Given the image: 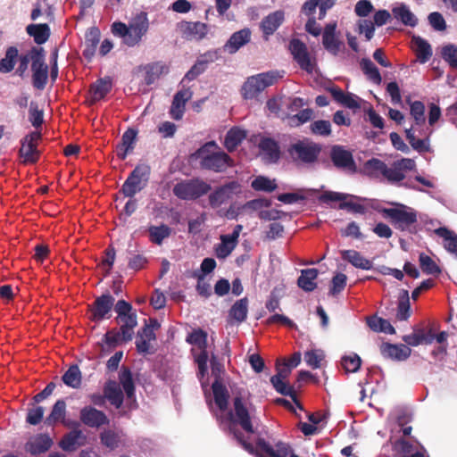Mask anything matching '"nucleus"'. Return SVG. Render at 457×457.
Masks as SVG:
<instances>
[{"instance_id": "1", "label": "nucleus", "mask_w": 457, "mask_h": 457, "mask_svg": "<svg viewBox=\"0 0 457 457\" xmlns=\"http://www.w3.org/2000/svg\"><path fill=\"white\" fill-rule=\"evenodd\" d=\"M148 26L146 13L140 12L130 21L129 26L122 22H114L112 30L114 35L121 37L127 46H133L147 32Z\"/></svg>"}, {"instance_id": "2", "label": "nucleus", "mask_w": 457, "mask_h": 457, "mask_svg": "<svg viewBox=\"0 0 457 457\" xmlns=\"http://www.w3.org/2000/svg\"><path fill=\"white\" fill-rule=\"evenodd\" d=\"M233 425L240 426L242 428H253L255 423V409L252 403L243 396L234 399L233 411L226 413L223 417Z\"/></svg>"}, {"instance_id": "3", "label": "nucleus", "mask_w": 457, "mask_h": 457, "mask_svg": "<svg viewBox=\"0 0 457 457\" xmlns=\"http://www.w3.org/2000/svg\"><path fill=\"white\" fill-rule=\"evenodd\" d=\"M201 165L215 171H222L231 165V160L215 142L206 143L196 152Z\"/></svg>"}, {"instance_id": "4", "label": "nucleus", "mask_w": 457, "mask_h": 457, "mask_svg": "<svg viewBox=\"0 0 457 457\" xmlns=\"http://www.w3.org/2000/svg\"><path fill=\"white\" fill-rule=\"evenodd\" d=\"M282 74L278 71H269L249 77L241 88V94L245 99H253L266 87L273 85Z\"/></svg>"}, {"instance_id": "5", "label": "nucleus", "mask_w": 457, "mask_h": 457, "mask_svg": "<svg viewBox=\"0 0 457 457\" xmlns=\"http://www.w3.org/2000/svg\"><path fill=\"white\" fill-rule=\"evenodd\" d=\"M193 345L192 352L198 365V375L203 379L207 373L208 353L206 352L207 334L201 329L193 331L187 337Z\"/></svg>"}, {"instance_id": "6", "label": "nucleus", "mask_w": 457, "mask_h": 457, "mask_svg": "<svg viewBox=\"0 0 457 457\" xmlns=\"http://www.w3.org/2000/svg\"><path fill=\"white\" fill-rule=\"evenodd\" d=\"M382 212L401 229L406 228L417 220L415 211L403 204H398L395 208L384 209Z\"/></svg>"}, {"instance_id": "7", "label": "nucleus", "mask_w": 457, "mask_h": 457, "mask_svg": "<svg viewBox=\"0 0 457 457\" xmlns=\"http://www.w3.org/2000/svg\"><path fill=\"white\" fill-rule=\"evenodd\" d=\"M210 190V186L202 180H190L175 186L174 194L181 199L197 198Z\"/></svg>"}, {"instance_id": "8", "label": "nucleus", "mask_w": 457, "mask_h": 457, "mask_svg": "<svg viewBox=\"0 0 457 457\" xmlns=\"http://www.w3.org/2000/svg\"><path fill=\"white\" fill-rule=\"evenodd\" d=\"M320 151V148L318 145L312 142L303 141L295 144L290 150V154L295 160L312 162L316 160Z\"/></svg>"}, {"instance_id": "9", "label": "nucleus", "mask_w": 457, "mask_h": 457, "mask_svg": "<svg viewBox=\"0 0 457 457\" xmlns=\"http://www.w3.org/2000/svg\"><path fill=\"white\" fill-rule=\"evenodd\" d=\"M290 51L295 60L300 67L308 72H312L315 69V62L310 56L307 48L303 43L298 39H293L289 45Z\"/></svg>"}, {"instance_id": "10", "label": "nucleus", "mask_w": 457, "mask_h": 457, "mask_svg": "<svg viewBox=\"0 0 457 457\" xmlns=\"http://www.w3.org/2000/svg\"><path fill=\"white\" fill-rule=\"evenodd\" d=\"M41 135L38 132H32L22 141L20 150L21 158L23 162H35L37 161L39 153L37 149Z\"/></svg>"}, {"instance_id": "11", "label": "nucleus", "mask_w": 457, "mask_h": 457, "mask_svg": "<svg viewBox=\"0 0 457 457\" xmlns=\"http://www.w3.org/2000/svg\"><path fill=\"white\" fill-rule=\"evenodd\" d=\"M33 83L37 88H42L47 79L48 68L45 64L44 56L38 51L32 50Z\"/></svg>"}, {"instance_id": "12", "label": "nucleus", "mask_w": 457, "mask_h": 457, "mask_svg": "<svg viewBox=\"0 0 457 457\" xmlns=\"http://www.w3.org/2000/svg\"><path fill=\"white\" fill-rule=\"evenodd\" d=\"M146 179L143 168L137 167L122 186V193L129 197L133 196L145 187Z\"/></svg>"}, {"instance_id": "13", "label": "nucleus", "mask_w": 457, "mask_h": 457, "mask_svg": "<svg viewBox=\"0 0 457 457\" xmlns=\"http://www.w3.org/2000/svg\"><path fill=\"white\" fill-rule=\"evenodd\" d=\"M193 93L189 88L179 90L173 97L170 109V115L172 119L179 120L182 119L186 104L192 98Z\"/></svg>"}, {"instance_id": "14", "label": "nucleus", "mask_w": 457, "mask_h": 457, "mask_svg": "<svg viewBox=\"0 0 457 457\" xmlns=\"http://www.w3.org/2000/svg\"><path fill=\"white\" fill-rule=\"evenodd\" d=\"M285 21V12L278 10L269 13L265 16L260 24L261 30L262 31L266 39L274 34V32L280 27Z\"/></svg>"}, {"instance_id": "15", "label": "nucleus", "mask_w": 457, "mask_h": 457, "mask_svg": "<svg viewBox=\"0 0 457 457\" xmlns=\"http://www.w3.org/2000/svg\"><path fill=\"white\" fill-rule=\"evenodd\" d=\"M239 192V186L237 183H230L223 186L210 195V204L213 208H218L226 204L234 194Z\"/></svg>"}, {"instance_id": "16", "label": "nucleus", "mask_w": 457, "mask_h": 457, "mask_svg": "<svg viewBox=\"0 0 457 457\" xmlns=\"http://www.w3.org/2000/svg\"><path fill=\"white\" fill-rule=\"evenodd\" d=\"M114 299L110 295H104L97 298L95 306L90 310V318L95 321H99L108 318V313L113 306Z\"/></svg>"}, {"instance_id": "17", "label": "nucleus", "mask_w": 457, "mask_h": 457, "mask_svg": "<svg viewBox=\"0 0 457 457\" xmlns=\"http://www.w3.org/2000/svg\"><path fill=\"white\" fill-rule=\"evenodd\" d=\"M86 443L87 437L82 430H70L60 441L59 446L65 452H74Z\"/></svg>"}, {"instance_id": "18", "label": "nucleus", "mask_w": 457, "mask_h": 457, "mask_svg": "<svg viewBox=\"0 0 457 457\" xmlns=\"http://www.w3.org/2000/svg\"><path fill=\"white\" fill-rule=\"evenodd\" d=\"M334 4V0H308L303 4L302 7V12L308 16L309 19H315L314 13L316 9L319 8V19H323L327 11L330 9Z\"/></svg>"}, {"instance_id": "19", "label": "nucleus", "mask_w": 457, "mask_h": 457, "mask_svg": "<svg viewBox=\"0 0 457 457\" xmlns=\"http://www.w3.org/2000/svg\"><path fill=\"white\" fill-rule=\"evenodd\" d=\"M45 423L49 427L66 426V403L63 400H58L53 406Z\"/></svg>"}, {"instance_id": "20", "label": "nucleus", "mask_w": 457, "mask_h": 457, "mask_svg": "<svg viewBox=\"0 0 457 457\" xmlns=\"http://www.w3.org/2000/svg\"><path fill=\"white\" fill-rule=\"evenodd\" d=\"M53 445L52 438L47 434H39L31 437L26 444V451L33 455L46 452Z\"/></svg>"}, {"instance_id": "21", "label": "nucleus", "mask_w": 457, "mask_h": 457, "mask_svg": "<svg viewBox=\"0 0 457 457\" xmlns=\"http://www.w3.org/2000/svg\"><path fill=\"white\" fill-rule=\"evenodd\" d=\"M260 154L265 162H274L279 158V148L277 143L267 137H261L258 140Z\"/></svg>"}, {"instance_id": "22", "label": "nucleus", "mask_w": 457, "mask_h": 457, "mask_svg": "<svg viewBox=\"0 0 457 457\" xmlns=\"http://www.w3.org/2000/svg\"><path fill=\"white\" fill-rule=\"evenodd\" d=\"M381 352L385 357L404 361L411 355V350L405 345L385 344L381 346Z\"/></svg>"}, {"instance_id": "23", "label": "nucleus", "mask_w": 457, "mask_h": 457, "mask_svg": "<svg viewBox=\"0 0 457 457\" xmlns=\"http://www.w3.org/2000/svg\"><path fill=\"white\" fill-rule=\"evenodd\" d=\"M411 47L415 52L418 60L421 63L427 62L432 56V48L428 41L418 36H413Z\"/></svg>"}, {"instance_id": "24", "label": "nucleus", "mask_w": 457, "mask_h": 457, "mask_svg": "<svg viewBox=\"0 0 457 457\" xmlns=\"http://www.w3.org/2000/svg\"><path fill=\"white\" fill-rule=\"evenodd\" d=\"M329 92L337 102L347 108L359 109L361 107V99L353 94L345 93L337 87H330Z\"/></svg>"}, {"instance_id": "25", "label": "nucleus", "mask_w": 457, "mask_h": 457, "mask_svg": "<svg viewBox=\"0 0 457 457\" xmlns=\"http://www.w3.org/2000/svg\"><path fill=\"white\" fill-rule=\"evenodd\" d=\"M336 28V23H329L326 26L323 33V46L333 54H337L340 51L342 46V43L335 35Z\"/></svg>"}, {"instance_id": "26", "label": "nucleus", "mask_w": 457, "mask_h": 457, "mask_svg": "<svg viewBox=\"0 0 457 457\" xmlns=\"http://www.w3.org/2000/svg\"><path fill=\"white\" fill-rule=\"evenodd\" d=\"M80 418L83 423L88 427H100L107 421L102 411L91 407L84 408L81 411Z\"/></svg>"}, {"instance_id": "27", "label": "nucleus", "mask_w": 457, "mask_h": 457, "mask_svg": "<svg viewBox=\"0 0 457 457\" xmlns=\"http://www.w3.org/2000/svg\"><path fill=\"white\" fill-rule=\"evenodd\" d=\"M251 32L245 29L234 33L225 45V49L230 53H236L240 47L250 40Z\"/></svg>"}, {"instance_id": "28", "label": "nucleus", "mask_w": 457, "mask_h": 457, "mask_svg": "<svg viewBox=\"0 0 457 457\" xmlns=\"http://www.w3.org/2000/svg\"><path fill=\"white\" fill-rule=\"evenodd\" d=\"M180 29L190 39H200L207 32L206 25L202 22H183L180 24Z\"/></svg>"}, {"instance_id": "29", "label": "nucleus", "mask_w": 457, "mask_h": 457, "mask_svg": "<svg viewBox=\"0 0 457 457\" xmlns=\"http://www.w3.org/2000/svg\"><path fill=\"white\" fill-rule=\"evenodd\" d=\"M331 157L336 166L353 170L352 154L342 147H334L332 149Z\"/></svg>"}, {"instance_id": "30", "label": "nucleus", "mask_w": 457, "mask_h": 457, "mask_svg": "<svg viewBox=\"0 0 457 457\" xmlns=\"http://www.w3.org/2000/svg\"><path fill=\"white\" fill-rule=\"evenodd\" d=\"M212 392L216 406L221 412L220 418H223V413L226 412L228 407V394L225 386L220 382L215 381L212 384Z\"/></svg>"}, {"instance_id": "31", "label": "nucleus", "mask_w": 457, "mask_h": 457, "mask_svg": "<svg viewBox=\"0 0 457 457\" xmlns=\"http://www.w3.org/2000/svg\"><path fill=\"white\" fill-rule=\"evenodd\" d=\"M112 81L110 79H101L92 85L90 89V102L95 103L103 99L111 90Z\"/></svg>"}, {"instance_id": "32", "label": "nucleus", "mask_w": 457, "mask_h": 457, "mask_svg": "<svg viewBox=\"0 0 457 457\" xmlns=\"http://www.w3.org/2000/svg\"><path fill=\"white\" fill-rule=\"evenodd\" d=\"M342 257L354 267L361 270H370L372 267V263L370 260L364 258L360 253L354 250L343 251Z\"/></svg>"}, {"instance_id": "33", "label": "nucleus", "mask_w": 457, "mask_h": 457, "mask_svg": "<svg viewBox=\"0 0 457 457\" xmlns=\"http://www.w3.org/2000/svg\"><path fill=\"white\" fill-rule=\"evenodd\" d=\"M117 321L120 325L123 340L129 341L133 336V328L137 326L136 315L130 312L125 316L117 317Z\"/></svg>"}, {"instance_id": "34", "label": "nucleus", "mask_w": 457, "mask_h": 457, "mask_svg": "<svg viewBox=\"0 0 457 457\" xmlns=\"http://www.w3.org/2000/svg\"><path fill=\"white\" fill-rule=\"evenodd\" d=\"M435 233L443 239L445 248L457 256V235L446 228H439Z\"/></svg>"}, {"instance_id": "35", "label": "nucleus", "mask_w": 457, "mask_h": 457, "mask_svg": "<svg viewBox=\"0 0 457 457\" xmlns=\"http://www.w3.org/2000/svg\"><path fill=\"white\" fill-rule=\"evenodd\" d=\"M237 242L235 241V237L222 235L220 237V243L215 247V254L219 259H225L228 257L237 246Z\"/></svg>"}, {"instance_id": "36", "label": "nucleus", "mask_w": 457, "mask_h": 457, "mask_svg": "<svg viewBox=\"0 0 457 457\" xmlns=\"http://www.w3.org/2000/svg\"><path fill=\"white\" fill-rule=\"evenodd\" d=\"M318 270L316 269L303 270L298 278V286L304 291H312L316 288V278Z\"/></svg>"}, {"instance_id": "37", "label": "nucleus", "mask_w": 457, "mask_h": 457, "mask_svg": "<svg viewBox=\"0 0 457 457\" xmlns=\"http://www.w3.org/2000/svg\"><path fill=\"white\" fill-rule=\"evenodd\" d=\"M245 130L239 128H233L228 131L225 137L224 145L228 151H233L245 138Z\"/></svg>"}, {"instance_id": "38", "label": "nucleus", "mask_w": 457, "mask_h": 457, "mask_svg": "<svg viewBox=\"0 0 457 457\" xmlns=\"http://www.w3.org/2000/svg\"><path fill=\"white\" fill-rule=\"evenodd\" d=\"M155 340V334L152 332L151 328H144L137 335L136 345L139 353H148L151 348V343Z\"/></svg>"}, {"instance_id": "39", "label": "nucleus", "mask_w": 457, "mask_h": 457, "mask_svg": "<svg viewBox=\"0 0 457 457\" xmlns=\"http://www.w3.org/2000/svg\"><path fill=\"white\" fill-rule=\"evenodd\" d=\"M392 12L394 16L403 24L411 27L417 24V18L406 5L400 4L395 6Z\"/></svg>"}, {"instance_id": "40", "label": "nucleus", "mask_w": 457, "mask_h": 457, "mask_svg": "<svg viewBox=\"0 0 457 457\" xmlns=\"http://www.w3.org/2000/svg\"><path fill=\"white\" fill-rule=\"evenodd\" d=\"M305 363L312 369H320L325 359L324 351L319 348H311L303 354Z\"/></svg>"}, {"instance_id": "41", "label": "nucleus", "mask_w": 457, "mask_h": 457, "mask_svg": "<svg viewBox=\"0 0 457 457\" xmlns=\"http://www.w3.org/2000/svg\"><path fill=\"white\" fill-rule=\"evenodd\" d=\"M28 34L33 37L37 44L45 43L50 35L49 28L46 24H30L26 29Z\"/></svg>"}, {"instance_id": "42", "label": "nucleus", "mask_w": 457, "mask_h": 457, "mask_svg": "<svg viewBox=\"0 0 457 457\" xmlns=\"http://www.w3.org/2000/svg\"><path fill=\"white\" fill-rule=\"evenodd\" d=\"M104 395L112 404L119 408L122 403L123 395L120 386L113 381L108 382L104 387Z\"/></svg>"}, {"instance_id": "43", "label": "nucleus", "mask_w": 457, "mask_h": 457, "mask_svg": "<svg viewBox=\"0 0 457 457\" xmlns=\"http://www.w3.org/2000/svg\"><path fill=\"white\" fill-rule=\"evenodd\" d=\"M410 113L413 120V127H423L426 121L425 118V105L420 102L415 101L410 104Z\"/></svg>"}, {"instance_id": "44", "label": "nucleus", "mask_w": 457, "mask_h": 457, "mask_svg": "<svg viewBox=\"0 0 457 457\" xmlns=\"http://www.w3.org/2000/svg\"><path fill=\"white\" fill-rule=\"evenodd\" d=\"M367 322L369 327L376 332H384L391 335L395 333V330L390 322L382 318L371 317L368 319Z\"/></svg>"}, {"instance_id": "45", "label": "nucleus", "mask_w": 457, "mask_h": 457, "mask_svg": "<svg viewBox=\"0 0 457 457\" xmlns=\"http://www.w3.org/2000/svg\"><path fill=\"white\" fill-rule=\"evenodd\" d=\"M247 311V300L240 299L231 307L229 317L237 322H242L246 318Z\"/></svg>"}, {"instance_id": "46", "label": "nucleus", "mask_w": 457, "mask_h": 457, "mask_svg": "<svg viewBox=\"0 0 457 457\" xmlns=\"http://www.w3.org/2000/svg\"><path fill=\"white\" fill-rule=\"evenodd\" d=\"M386 164L378 159L368 161L363 167L364 172L371 177H379L385 175Z\"/></svg>"}, {"instance_id": "47", "label": "nucleus", "mask_w": 457, "mask_h": 457, "mask_svg": "<svg viewBox=\"0 0 457 457\" xmlns=\"http://www.w3.org/2000/svg\"><path fill=\"white\" fill-rule=\"evenodd\" d=\"M393 453L387 457L409 456L413 450V445L404 438L396 440L392 446Z\"/></svg>"}, {"instance_id": "48", "label": "nucleus", "mask_w": 457, "mask_h": 457, "mask_svg": "<svg viewBox=\"0 0 457 457\" xmlns=\"http://www.w3.org/2000/svg\"><path fill=\"white\" fill-rule=\"evenodd\" d=\"M18 56V50L15 47H9L5 56L0 61V72L7 73L11 71L15 64Z\"/></svg>"}, {"instance_id": "49", "label": "nucleus", "mask_w": 457, "mask_h": 457, "mask_svg": "<svg viewBox=\"0 0 457 457\" xmlns=\"http://www.w3.org/2000/svg\"><path fill=\"white\" fill-rule=\"evenodd\" d=\"M413 127L405 130L406 137L413 149L419 152H427L429 150V143L428 139H418L415 137Z\"/></svg>"}, {"instance_id": "50", "label": "nucleus", "mask_w": 457, "mask_h": 457, "mask_svg": "<svg viewBox=\"0 0 457 457\" xmlns=\"http://www.w3.org/2000/svg\"><path fill=\"white\" fill-rule=\"evenodd\" d=\"M361 364V360L356 353H349L342 357L341 366L345 372H356Z\"/></svg>"}, {"instance_id": "51", "label": "nucleus", "mask_w": 457, "mask_h": 457, "mask_svg": "<svg viewBox=\"0 0 457 457\" xmlns=\"http://www.w3.org/2000/svg\"><path fill=\"white\" fill-rule=\"evenodd\" d=\"M441 57L451 66L457 67V46L446 44L440 48Z\"/></svg>"}, {"instance_id": "52", "label": "nucleus", "mask_w": 457, "mask_h": 457, "mask_svg": "<svg viewBox=\"0 0 457 457\" xmlns=\"http://www.w3.org/2000/svg\"><path fill=\"white\" fill-rule=\"evenodd\" d=\"M148 231L151 241L158 245L162 244V240L170 234V228L165 225L152 226Z\"/></svg>"}, {"instance_id": "53", "label": "nucleus", "mask_w": 457, "mask_h": 457, "mask_svg": "<svg viewBox=\"0 0 457 457\" xmlns=\"http://www.w3.org/2000/svg\"><path fill=\"white\" fill-rule=\"evenodd\" d=\"M63 382L73 388L79 387L81 383V374L77 366L71 367L62 377Z\"/></svg>"}, {"instance_id": "54", "label": "nucleus", "mask_w": 457, "mask_h": 457, "mask_svg": "<svg viewBox=\"0 0 457 457\" xmlns=\"http://www.w3.org/2000/svg\"><path fill=\"white\" fill-rule=\"evenodd\" d=\"M251 186L254 190L267 191V192L273 191L277 187V185H276V182L274 179H270L269 178H266L263 176L256 177L252 181Z\"/></svg>"}, {"instance_id": "55", "label": "nucleus", "mask_w": 457, "mask_h": 457, "mask_svg": "<svg viewBox=\"0 0 457 457\" xmlns=\"http://www.w3.org/2000/svg\"><path fill=\"white\" fill-rule=\"evenodd\" d=\"M308 420L311 425H304L303 428H312V427H326L328 425V413L327 411H317L308 414Z\"/></svg>"}, {"instance_id": "56", "label": "nucleus", "mask_w": 457, "mask_h": 457, "mask_svg": "<svg viewBox=\"0 0 457 457\" xmlns=\"http://www.w3.org/2000/svg\"><path fill=\"white\" fill-rule=\"evenodd\" d=\"M410 315L411 306L409 302V295L407 291H403V295L398 303L396 318L400 320H405L410 317Z\"/></svg>"}, {"instance_id": "57", "label": "nucleus", "mask_w": 457, "mask_h": 457, "mask_svg": "<svg viewBox=\"0 0 457 457\" xmlns=\"http://www.w3.org/2000/svg\"><path fill=\"white\" fill-rule=\"evenodd\" d=\"M420 265L423 272L428 274H438L440 273V269L437 264L432 260L431 257L425 253L420 254Z\"/></svg>"}, {"instance_id": "58", "label": "nucleus", "mask_w": 457, "mask_h": 457, "mask_svg": "<svg viewBox=\"0 0 457 457\" xmlns=\"http://www.w3.org/2000/svg\"><path fill=\"white\" fill-rule=\"evenodd\" d=\"M120 342H125L122 337V332L120 334L115 331H109L104 335L102 347L109 351L118 345Z\"/></svg>"}, {"instance_id": "59", "label": "nucleus", "mask_w": 457, "mask_h": 457, "mask_svg": "<svg viewBox=\"0 0 457 457\" xmlns=\"http://www.w3.org/2000/svg\"><path fill=\"white\" fill-rule=\"evenodd\" d=\"M120 381L128 399L132 400L134 396V384L130 372L127 370H122L120 374Z\"/></svg>"}, {"instance_id": "60", "label": "nucleus", "mask_w": 457, "mask_h": 457, "mask_svg": "<svg viewBox=\"0 0 457 457\" xmlns=\"http://www.w3.org/2000/svg\"><path fill=\"white\" fill-rule=\"evenodd\" d=\"M102 443L110 449L118 447L120 436L115 430H104L101 434Z\"/></svg>"}, {"instance_id": "61", "label": "nucleus", "mask_w": 457, "mask_h": 457, "mask_svg": "<svg viewBox=\"0 0 457 457\" xmlns=\"http://www.w3.org/2000/svg\"><path fill=\"white\" fill-rule=\"evenodd\" d=\"M403 341L408 345L411 346H417L420 344H431L432 338H427L425 335L421 332H415L411 335H407L403 337Z\"/></svg>"}, {"instance_id": "62", "label": "nucleus", "mask_w": 457, "mask_h": 457, "mask_svg": "<svg viewBox=\"0 0 457 457\" xmlns=\"http://www.w3.org/2000/svg\"><path fill=\"white\" fill-rule=\"evenodd\" d=\"M361 67L363 71L368 75V77L377 84H379L381 81L380 74L376 68V66L370 60H363L361 62Z\"/></svg>"}, {"instance_id": "63", "label": "nucleus", "mask_w": 457, "mask_h": 457, "mask_svg": "<svg viewBox=\"0 0 457 457\" xmlns=\"http://www.w3.org/2000/svg\"><path fill=\"white\" fill-rule=\"evenodd\" d=\"M270 382L272 383L273 386L278 393L285 395H292L293 388L288 384L287 379L271 377Z\"/></svg>"}, {"instance_id": "64", "label": "nucleus", "mask_w": 457, "mask_h": 457, "mask_svg": "<svg viewBox=\"0 0 457 457\" xmlns=\"http://www.w3.org/2000/svg\"><path fill=\"white\" fill-rule=\"evenodd\" d=\"M312 115V112L310 109H304L300 112L298 114L294 115L288 118V124L290 126H299L306 121H308Z\"/></svg>"}]
</instances>
